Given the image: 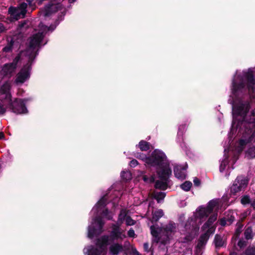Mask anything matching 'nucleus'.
I'll return each instance as SVG.
<instances>
[{"instance_id":"1","label":"nucleus","mask_w":255,"mask_h":255,"mask_svg":"<svg viewBox=\"0 0 255 255\" xmlns=\"http://www.w3.org/2000/svg\"><path fill=\"white\" fill-rule=\"evenodd\" d=\"M217 204V201L212 200L206 208L201 207L197 210L194 219H189L185 226V229L190 232V234L181 240V242L186 243L193 239L199 230V225L214 209H216Z\"/></svg>"},{"instance_id":"2","label":"nucleus","mask_w":255,"mask_h":255,"mask_svg":"<svg viewBox=\"0 0 255 255\" xmlns=\"http://www.w3.org/2000/svg\"><path fill=\"white\" fill-rule=\"evenodd\" d=\"M144 160L147 164L157 166V172L161 178H166L171 174V169L166 161L164 153L158 150H154L151 156L145 157Z\"/></svg>"},{"instance_id":"3","label":"nucleus","mask_w":255,"mask_h":255,"mask_svg":"<svg viewBox=\"0 0 255 255\" xmlns=\"http://www.w3.org/2000/svg\"><path fill=\"white\" fill-rule=\"evenodd\" d=\"M10 84L5 83L0 88V100H5L10 105L12 112L16 114L27 113V110L25 106V100L20 99H15L14 101L11 100V95L10 93Z\"/></svg>"},{"instance_id":"4","label":"nucleus","mask_w":255,"mask_h":255,"mask_svg":"<svg viewBox=\"0 0 255 255\" xmlns=\"http://www.w3.org/2000/svg\"><path fill=\"white\" fill-rule=\"evenodd\" d=\"M150 230L153 237V241L156 243L165 245L168 243L169 236L176 232V226L174 223L170 222L160 229L152 225L150 226Z\"/></svg>"},{"instance_id":"5","label":"nucleus","mask_w":255,"mask_h":255,"mask_svg":"<svg viewBox=\"0 0 255 255\" xmlns=\"http://www.w3.org/2000/svg\"><path fill=\"white\" fill-rule=\"evenodd\" d=\"M233 115L240 116L247 123H255V102H245L233 106Z\"/></svg>"},{"instance_id":"6","label":"nucleus","mask_w":255,"mask_h":255,"mask_svg":"<svg viewBox=\"0 0 255 255\" xmlns=\"http://www.w3.org/2000/svg\"><path fill=\"white\" fill-rule=\"evenodd\" d=\"M43 29L42 32H39L34 34L30 39L29 50L31 51L32 55H34L36 50L40 47L41 42L44 37V35L47 31L50 30H53L55 26L47 27L46 26H42Z\"/></svg>"},{"instance_id":"7","label":"nucleus","mask_w":255,"mask_h":255,"mask_svg":"<svg viewBox=\"0 0 255 255\" xmlns=\"http://www.w3.org/2000/svg\"><path fill=\"white\" fill-rule=\"evenodd\" d=\"M108 241L109 237L108 236L102 237L97 242V246L99 247V249L98 250L92 246L90 247L88 250V255H105L104 251L108 245Z\"/></svg>"},{"instance_id":"8","label":"nucleus","mask_w":255,"mask_h":255,"mask_svg":"<svg viewBox=\"0 0 255 255\" xmlns=\"http://www.w3.org/2000/svg\"><path fill=\"white\" fill-rule=\"evenodd\" d=\"M27 3L23 2L17 7H10L8 9V12L11 17L14 20H18L25 16L26 13Z\"/></svg>"},{"instance_id":"9","label":"nucleus","mask_w":255,"mask_h":255,"mask_svg":"<svg viewBox=\"0 0 255 255\" xmlns=\"http://www.w3.org/2000/svg\"><path fill=\"white\" fill-rule=\"evenodd\" d=\"M248 183V181L245 177L242 176L237 177L231 188V192L235 194L244 190Z\"/></svg>"},{"instance_id":"10","label":"nucleus","mask_w":255,"mask_h":255,"mask_svg":"<svg viewBox=\"0 0 255 255\" xmlns=\"http://www.w3.org/2000/svg\"><path fill=\"white\" fill-rule=\"evenodd\" d=\"M236 78L233 80L232 83V93L235 96H237L245 89L244 80L240 76H237Z\"/></svg>"},{"instance_id":"11","label":"nucleus","mask_w":255,"mask_h":255,"mask_svg":"<svg viewBox=\"0 0 255 255\" xmlns=\"http://www.w3.org/2000/svg\"><path fill=\"white\" fill-rule=\"evenodd\" d=\"M120 224H113L110 237L114 240H123L126 238L125 232L121 229Z\"/></svg>"},{"instance_id":"12","label":"nucleus","mask_w":255,"mask_h":255,"mask_svg":"<svg viewBox=\"0 0 255 255\" xmlns=\"http://www.w3.org/2000/svg\"><path fill=\"white\" fill-rule=\"evenodd\" d=\"M255 142V129L254 132L249 136H243L239 141L238 150L239 151H242L245 146L249 143Z\"/></svg>"},{"instance_id":"13","label":"nucleus","mask_w":255,"mask_h":255,"mask_svg":"<svg viewBox=\"0 0 255 255\" xmlns=\"http://www.w3.org/2000/svg\"><path fill=\"white\" fill-rule=\"evenodd\" d=\"M30 76L29 70L27 68H23L17 74L15 82L16 84H23Z\"/></svg>"},{"instance_id":"14","label":"nucleus","mask_w":255,"mask_h":255,"mask_svg":"<svg viewBox=\"0 0 255 255\" xmlns=\"http://www.w3.org/2000/svg\"><path fill=\"white\" fill-rule=\"evenodd\" d=\"M244 78L247 81L248 88L250 92H252L255 94V82L254 76L251 72L245 73L244 74Z\"/></svg>"},{"instance_id":"15","label":"nucleus","mask_w":255,"mask_h":255,"mask_svg":"<svg viewBox=\"0 0 255 255\" xmlns=\"http://www.w3.org/2000/svg\"><path fill=\"white\" fill-rule=\"evenodd\" d=\"M19 59V57L17 56L14 59L13 62L6 64L2 69V71L5 75H8L13 72L16 67L17 63Z\"/></svg>"},{"instance_id":"16","label":"nucleus","mask_w":255,"mask_h":255,"mask_svg":"<svg viewBox=\"0 0 255 255\" xmlns=\"http://www.w3.org/2000/svg\"><path fill=\"white\" fill-rule=\"evenodd\" d=\"M95 223L98 226V230H99L98 232L101 233L102 232V229L103 228V225H104V223L103 222V220L101 218L98 217L96 218L95 220ZM90 227L89 228L88 230V237L89 238H92L93 237L94 235L96 234L97 233V229L93 228Z\"/></svg>"},{"instance_id":"17","label":"nucleus","mask_w":255,"mask_h":255,"mask_svg":"<svg viewBox=\"0 0 255 255\" xmlns=\"http://www.w3.org/2000/svg\"><path fill=\"white\" fill-rule=\"evenodd\" d=\"M187 165L185 166L176 165L174 169V172L175 177L180 180H183L186 177V170Z\"/></svg>"},{"instance_id":"18","label":"nucleus","mask_w":255,"mask_h":255,"mask_svg":"<svg viewBox=\"0 0 255 255\" xmlns=\"http://www.w3.org/2000/svg\"><path fill=\"white\" fill-rule=\"evenodd\" d=\"M164 215L163 212L161 209H158L152 212V218L150 219L151 222L153 223L156 222Z\"/></svg>"},{"instance_id":"19","label":"nucleus","mask_w":255,"mask_h":255,"mask_svg":"<svg viewBox=\"0 0 255 255\" xmlns=\"http://www.w3.org/2000/svg\"><path fill=\"white\" fill-rule=\"evenodd\" d=\"M123 250L122 245L116 243L111 246L110 251L111 253L114 255H117Z\"/></svg>"},{"instance_id":"20","label":"nucleus","mask_w":255,"mask_h":255,"mask_svg":"<svg viewBox=\"0 0 255 255\" xmlns=\"http://www.w3.org/2000/svg\"><path fill=\"white\" fill-rule=\"evenodd\" d=\"M169 176L167 177L166 178H161L159 176V177L162 180V181H157L155 184L156 188H158L162 190H165L167 187L166 180Z\"/></svg>"},{"instance_id":"21","label":"nucleus","mask_w":255,"mask_h":255,"mask_svg":"<svg viewBox=\"0 0 255 255\" xmlns=\"http://www.w3.org/2000/svg\"><path fill=\"white\" fill-rule=\"evenodd\" d=\"M217 219V214H214L210 217L208 221L203 226L204 230L208 228Z\"/></svg>"},{"instance_id":"22","label":"nucleus","mask_w":255,"mask_h":255,"mask_svg":"<svg viewBox=\"0 0 255 255\" xmlns=\"http://www.w3.org/2000/svg\"><path fill=\"white\" fill-rule=\"evenodd\" d=\"M62 7V4L58 3L57 4H51L50 6H48L46 7V11L44 14L45 16H47L49 14V12L51 9H55L54 11H58L59 9H61Z\"/></svg>"},{"instance_id":"23","label":"nucleus","mask_w":255,"mask_h":255,"mask_svg":"<svg viewBox=\"0 0 255 255\" xmlns=\"http://www.w3.org/2000/svg\"><path fill=\"white\" fill-rule=\"evenodd\" d=\"M14 41L12 39L7 40V45L2 49V51L4 52L8 53L12 51Z\"/></svg>"},{"instance_id":"24","label":"nucleus","mask_w":255,"mask_h":255,"mask_svg":"<svg viewBox=\"0 0 255 255\" xmlns=\"http://www.w3.org/2000/svg\"><path fill=\"white\" fill-rule=\"evenodd\" d=\"M2 104L0 105V114H4L6 111V108H9L11 110V106L5 100H1Z\"/></svg>"},{"instance_id":"25","label":"nucleus","mask_w":255,"mask_h":255,"mask_svg":"<svg viewBox=\"0 0 255 255\" xmlns=\"http://www.w3.org/2000/svg\"><path fill=\"white\" fill-rule=\"evenodd\" d=\"M127 211L125 209H123L121 211L120 214L119 215V218L117 224L122 225L123 221L126 219L127 217Z\"/></svg>"},{"instance_id":"26","label":"nucleus","mask_w":255,"mask_h":255,"mask_svg":"<svg viewBox=\"0 0 255 255\" xmlns=\"http://www.w3.org/2000/svg\"><path fill=\"white\" fill-rule=\"evenodd\" d=\"M214 241L216 247H221L223 246L225 243L221 236L217 235L215 237Z\"/></svg>"},{"instance_id":"27","label":"nucleus","mask_w":255,"mask_h":255,"mask_svg":"<svg viewBox=\"0 0 255 255\" xmlns=\"http://www.w3.org/2000/svg\"><path fill=\"white\" fill-rule=\"evenodd\" d=\"M209 239L208 233L207 232L201 235L199 241L198 246H202L204 245Z\"/></svg>"},{"instance_id":"28","label":"nucleus","mask_w":255,"mask_h":255,"mask_svg":"<svg viewBox=\"0 0 255 255\" xmlns=\"http://www.w3.org/2000/svg\"><path fill=\"white\" fill-rule=\"evenodd\" d=\"M138 146L142 151H147L149 149V143L144 140L139 142Z\"/></svg>"},{"instance_id":"29","label":"nucleus","mask_w":255,"mask_h":255,"mask_svg":"<svg viewBox=\"0 0 255 255\" xmlns=\"http://www.w3.org/2000/svg\"><path fill=\"white\" fill-rule=\"evenodd\" d=\"M246 155L249 158H253L255 157V147H251L249 148L246 152Z\"/></svg>"},{"instance_id":"30","label":"nucleus","mask_w":255,"mask_h":255,"mask_svg":"<svg viewBox=\"0 0 255 255\" xmlns=\"http://www.w3.org/2000/svg\"><path fill=\"white\" fill-rule=\"evenodd\" d=\"M244 235L246 239H251L253 237V231L251 227H248L245 231Z\"/></svg>"},{"instance_id":"31","label":"nucleus","mask_w":255,"mask_h":255,"mask_svg":"<svg viewBox=\"0 0 255 255\" xmlns=\"http://www.w3.org/2000/svg\"><path fill=\"white\" fill-rule=\"evenodd\" d=\"M165 196V194L164 192H160L155 193L154 194V198L159 203L161 200H162Z\"/></svg>"},{"instance_id":"32","label":"nucleus","mask_w":255,"mask_h":255,"mask_svg":"<svg viewBox=\"0 0 255 255\" xmlns=\"http://www.w3.org/2000/svg\"><path fill=\"white\" fill-rule=\"evenodd\" d=\"M192 185V184L191 182L185 181L181 185V188L185 191H188L190 190Z\"/></svg>"},{"instance_id":"33","label":"nucleus","mask_w":255,"mask_h":255,"mask_svg":"<svg viewBox=\"0 0 255 255\" xmlns=\"http://www.w3.org/2000/svg\"><path fill=\"white\" fill-rule=\"evenodd\" d=\"M234 219H225L223 218L220 220V224L221 226H224L226 225H230L233 221Z\"/></svg>"},{"instance_id":"34","label":"nucleus","mask_w":255,"mask_h":255,"mask_svg":"<svg viewBox=\"0 0 255 255\" xmlns=\"http://www.w3.org/2000/svg\"><path fill=\"white\" fill-rule=\"evenodd\" d=\"M121 176L126 180H128L131 178V173L128 171H123L121 173Z\"/></svg>"},{"instance_id":"35","label":"nucleus","mask_w":255,"mask_h":255,"mask_svg":"<svg viewBox=\"0 0 255 255\" xmlns=\"http://www.w3.org/2000/svg\"><path fill=\"white\" fill-rule=\"evenodd\" d=\"M126 223L127 226H132L135 224V221L132 219L130 217L127 216L126 218Z\"/></svg>"},{"instance_id":"36","label":"nucleus","mask_w":255,"mask_h":255,"mask_svg":"<svg viewBox=\"0 0 255 255\" xmlns=\"http://www.w3.org/2000/svg\"><path fill=\"white\" fill-rule=\"evenodd\" d=\"M227 163L228 161L227 159H224L222 161L220 166V170L221 172H223L225 170Z\"/></svg>"},{"instance_id":"37","label":"nucleus","mask_w":255,"mask_h":255,"mask_svg":"<svg viewBox=\"0 0 255 255\" xmlns=\"http://www.w3.org/2000/svg\"><path fill=\"white\" fill-rule=\"evenodd\" d=\"M250 202V199L249 196H244L242 197L241 199V203L243 204H249Z\"/></svg>"},{"instance_id":"38","label":"nucleus","mask_w":255,"mask_h":255,"mask_svg":"<svg viewBox=\"0 0 255 255\" xmlns=\"http://www.w3.org/2000/svg\"><path fill=\"white\" fill-rule=\"evenodd\" d=\"M103 215L104 217H106L108 220H112V215L109 214V212L107 209L105 210L103 212Z\"/></svg>"},{"instance_id":"39","label":"nucleus","mask_w":255,"mask_h":255,"mask_svg":"<svg viewBox=\"0 0 255 255\" xmlns=\"http://www.w3.org/2000/svg\"><path fill=\"white\" fill-rule=\"evenodd\" d=\"M106 203V199L105 198H102L98 203L97 206L99 207H104L105 206Z\"/></svg>"},{"instance_id":"40","label":"nucleus","mask_w":255,"mask_h":255,"mask_svg":"<svg viewBox=\"0 0 255 255\" xmlns=\"http://www.w3.org/2000/svg\"><path fill=\"white\" fill-rule=\"evenodd\" d=\"M238 245L241 248H242L247 245V242L244 240H240L239 241Z\"/></svg>"},{"instance_id":"41","label":"nucleus","mask_w":255,"mask_h":255,"mask_svg":"<svg viewBox=\"0 0 255 255\" xmlns=\"http://www.w3.org/2000/svg\"><path fill=\"white\" fill-rule=\"evenodd\" d=\"M128 234L129 237L134 238L135 237L134 231L132 228L129 229L128 231Z\"/></svg>"},{"instance_id":"42","label":"nucleus","mask_w":255,"mask_h":255,"mask_svg":"<svg viewBox=\"0 0 255 255\" xmlns=\"http://www.w3.org/2000/svg\"><path fill=\"white\" fill-rule=\"evenodd\" d=\"M137 161L135 159H133L130 162L129 165L131 167H134L137 165Z\"/></svg>"},{"instance_id":"43","label":"nucleus","mask_w":255,"mask_h":255,"mask_svg":"<svg viewBox=\"0 0 255 255\" xmlns=\"http://www.w3.org/2000/svg\"><path fill=\"white\" fill-rule=\"evenodd\" d=\"M255 252V250L252 248L251 250L248 249L245 253V255H251L252 254H253Z\"/></svg>"},{"instance_id":"44","label":"nucleus","mask_w":255,"mask_h":255,"mask_svg":"<svg viewBox=\"0 0 255 255\" xmlns=\"http://www.w3.org/2000/svg\"><path fill=\"white\" fill-rule=\"evenodd\" d=\"M143 248L145 251L147 252H149V244L147 243H144Z\"/></svg>"},{"instance_id":"45","label":"nucleus","mask_w":255,"mask_h":255,"mask_svg":"<svg viewBox=\"0 0 255 255\" xmlns=\"http://www.w3.org/2000/svg\"><path fill=\"white\" fill-rule=\"evenodd\" d=\"M193 182L196 186H199L200 183V180L197 178L194 179Z\"/></svg>"},{"instance_id":"46","label":"nucleus","mask_w":255,"mask_h":255,"mask_svg":"<svg viewBox=\"0 0 255 255\" xmlns=\"http://www.w3.org/2000/svg\"><path fill=\"white\" fill-rule=\"evenodd\" d=\"M5 30L4 26L3 24L0 23V33L3 32Z\"/></svg>"},{"instance_id":"47","label":"nucleus","mask_w":255,"mask_h":255,"mask_svg":"<svg viewBox=\"0 0 255 255\" xmlns=\"http://www.w3.org/2000/svg\"><path fill=\"white\" fill-rule=\"evenodd\" d=\"M242 228V227H241V228H238L237 229L236 231V234L237 235H239L240 233L241 232Z\"/></svg>"},{"instance_id":"48","label":"nucleus","mask_w":255,"mask_h":255,"mask_svg":"<svg viewBox=\"0 0 255 255\" xmlns=\"http://www.w3.org/2000/svg\"><path fill=\"white\" fill-rule=\"evenodd\" d=\"M26 1L30 6H32L34 0H26Z\"/></svg>"},{"instance_id":"49","label":"nucleus","mask_w":255,"mask_h":255,"mask_svg":"<svg viewBox=\"0 0 255 255\" xmlns=\"http://www.w3.org/2000/svg\"><path fill=\"white\" fill-rule=\"evenodd\" d=\"M4 136V134L2 132H0V139L2 138Z\"/></svg>"},{"instance_id":"50","label":"nucleus","mask_w":255,"mask_h":255,"mask_svg":"<svg viewBox=\"0 0 255 255\" xmlns=\"http://www.w3.org/2000/svg\"><path fill=\"white\" fill-rule=\"evenodd\" d=\"M28 51L30 52V57H32L34 55L32 54L31 51L29 50V49L28 50V51H27V52H28Z\"/></svg>"},{"instance_id":"51","label":"nucleus","mask_w":255,"mask_h":255,"mask_svg":"<svg viewBox=\"0 0 255 255\" xmlns=\"http://www.w3.org/2000/svg\"><path fill=\"white\" fill-rule=\"evenodd\" d=\"M230 255H237V253L233 252L230 254Z\"/></svg>"},{"instance_id":"52","label":"nucleus","mask_w":255,"mask_h":255,"mask_svg":"<svg viewBox=\"0 0 255 255\" xmlns=\"http://www.w3.org/2000/svg\"><path fill=\"white\" fill-rule=\"evenodd\" d=\"M15 107H16V108L17 109H20V105L18 104V105H17Z\"/></svg>"},{"instance_id":"53","label":"nucleus","mask_w":255,"mask_h":255,"mask_svg":"<svg viewBox=\"0 0 255 255\" xmlns=\"http://www.w3.org/2000/svg\"><path fill=\"white\" fill-rule=\"evenodd\" d=\"M69 0V1H70V2H74L76 0Z\"/></svg>"},{"instance_id":"54","label":"nucleus","mask_w":255,"mask_h":255,"mask_svg":"<svg viewBox=\"0 0 255 255\" xmlns=\"http://www.w3.org/2000/svg\"><path fill=\"white\" fill-rule=\"evenodd\" d=\"M253 207L255 208V203L253 205Z\"/></svg>"},{"instance_id":"55","label":"nucleus","mask_w":255,"mask_h":255,"mask_svg":"<svg viewBox=\"0 0 255 255\" xmlns=\"http://www.w3.org/2000/svg\"><path fill=\"white\" fill-rule=\"evenodd\" d=\"M23 24H21V27H23Z\"/></svg>"}]
</instances>
